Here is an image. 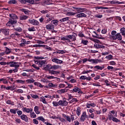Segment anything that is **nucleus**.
<instances>
[{
    "mask_svg": "<svg viewBox=\"0 0 125 125\" xmlns=\"http://www.w3.org/2000/svg\"><path fill=\"white\" fill-rule=\"evenodd\" d=\"M31 97H32V98H34L35 99H37V98H39V96L37 95H31Z\"/></svg>",
    "mask_w": 125,
    "mask_h": 125,
    "instance_id": "nucleus-57",
    "label": "nucleus"
},
{
    "mask_svg": "<svg viewBox=\"0 0 125 125\" xmlns=\"http://www.w3.org/2000/svg\"><path fill=\"white\" fill-rule=\"evenodd\" d=\"M89 62H92V63H96L97 61L96 60L92 59H89L88 60Z\"/></svg>",
    "mask_w": 125,
    "mask_h": 125,
    "instance_id": "nucleus-43",
    "label": "nucleus"
},
{
    "mask_svg": "<svg viewBox=\"0 0 125 125\" xmlns=\"http://www.w3.org/2000/svg\"><path fill=\"white\" fill-rule=\"evenodd\" d=\"M65 51H66L59 50L57 51V53H59V54H64V53H66Z\"/></svg>",
    "mask_w": 125,
    "mask_h": 125,
    "instance_id": "nucleus-38",
    "label": "nucleus"
},
{
    "mask_svg": "<svg viewBox=\"0 0 125 125\" xmlns=\"http://www.w3.org/2000/svg\"><path fill=\"white\" fill-rule=\"evenodd\" d=\"M32 67H33V68H35V69H36V70H40V67L37 66L36 64H33Z\"/></svg>",
    "mask_w": 125,
    "mask_h": 125,
    "instance_id": "nucleus-58",
    "label": "nucleus"
},
{
    "mask_svg": "<svg viewBox=\"0 0 125 125\" xmlns=\"http://www.w3.org/2000/svg\"><path fill=\"white\" fill-rule=\"evenodd\" d=\"M76 119H77L76 117V115L74 114H72V115H71V116H70L71 121L73 122V121H75Z\"/></svg>",
    "mask_w": 125,
    "mask_h": 125,
    "instance_id": "nucleus-29",
    "label": "nucleus"
},
{
    "mask_svg": "<svg viewBox=\"0 0 125 125\" xmlns=\"http://www.w3.org/2000/svg\"><path fill=\"white\" fill-rule=\"evenodd\" d=\"M30 116H31V118H37V115H36V114L35 113V112H30Z\"/></svg>",
    "mask_w": 125,
    "mask_h": 125,
    "instance_id": "nucleus-34",
    "label": "nucleus"
},
{
    "mask_svg": "<svg viewBox=\"0 0 125 125\" xmlns=\"http://www.w3.org/2000/svg\"><path fill=\"white\" fill-rule=\"evenodd\" d=\"M23 110L24 112H26V113H31V112H33V109L32 108H26V107L23 108Z\"/></svg>",
    "mask_w": 125,
    "mask_h": 125,
    "instance_id": "nucleus-14",
    "label": "nucleus"
},
{
    "mask_svg": "<svg viewBox=\"0 0 125 125\" xmlns=\"http://www.w3.org/2000/svg\"><path fill=\"white\" fill-rule=\"evenodd\" d=\"M9 4H16L17 3V1L16 0H11L8 1Z\"/></svg>",
    "mask_w": 125,
    "mask_h": 125,
    "instance_id": "nucleus-27",
    "label": "nucleus"
},
{
    "mask_svg": "<svg viewBox=\"0 0 125 125\" xmlns=\"http://www.w3.org/2000/svg\"><path fill=\"white\" fill-rule=\"evenodd\" d=\"M41 13H42V14H45L46 13H48V10H42L41 11Z\"/></svg>",
    "mask_w": 125,
    "mask_h": 125,
    "instance_id": "nucleus-59",
    "label": "nucleus"
},
{
    "mask_svg": "<svg viewBox=\"0 0 125 125\" xmlns=\"http://www.w3.org/2000/svg\"><path fill=\"white\" fill-rule=\"evenodd\" d=\"M110 65H116V62H114V61H111L109 62Z\"/></svg>",
    "mask_w": 125,
    "mask_h": 125,
    "instance_id": "nucleus-64",
    "label": "nucleus"
},
{
    "mask_svg": "<svg viewBox=\"0 0 125 125\" xmlns=\"http://www.w3.org/2000/svg\"><path fill=\"white\" fill-rule=\"evenodd\" d=\"M49 73L51 75H57V74H60V72L49 70Z\"/></svg>",
    "mask_w": 125,
    "mask_h": 125,
    "instance_id": "nucleus-16",
    "label": "nucleus"
},
{
    "mask_svg": "<svg viewBox=\"0 0 125 125\" xmlns=\"http://www.w3.org/2000/svg\"><path fill=\"white\" fill-rule=\"evenodd\" d=\"M52 23L54 24L55 26H57L58 25V21L56 20L52 21Z\"/></svg>",
    "mask_w": 125,
    "mask_h": 125,
    "instance_id": "nucleus-42",
    "label": "nucleus"
},
{
    "mask_svg": "<svg viewBox=\"0 0 125 125\" xmlns=\"http://www.w3.org/2000/svg\"><path fill=\"white\" fill-rule=\"evenodd\" d=\"M13 24H16V21H11V22L10 21H9L7 24V26H10L11 25H12Z\"/></svg>",
    "mask_w": 125,
    "mask_h": 125,
    "instance_id": "nucleus-30",
    "label": "nucleus"
},
{
    "mask_svg": "<svg viewBox=\"0 0 125 125\" xmlns=\"http://www.w3.org/2000/svg\"><path fill=\"white\" fill-rule=\"evenodd\" d=\"M17 91L18 93H23V90L21 89H18Z\"/></svg>",
    "mask_w": 125,
    "mask_h": 125,
    "instance_id": "nucleus-63",
    "label": "nucleus"
},
{
    "mask_svg": "<svg viewBox=\"0 0 125 125\" xmlns=\"http://www.w3.org/2000/svg\"><path fill=\"white\" fill-rule=\"evenodd\" d=\"M77 17L78 18H81L82 17H86V14L83 13H81L77 15Z\"/></svg>",
    "mask_w": 125,
    "mask_h": 125,
    "instance_id": "nucleus-17",
    "label": "nucleus"
},
{
    "mask_svg": "<svg viewBox=\"0 0 125 125\" xmlns=\"http://www.w3.org/2000/svg\"><path fill=\"white\" fill-rule=\"evenodd\" d=\"M46 17L47 19L46 23H48V22L51 21V20H53V17H52V16L50 15V14H47L46 15Z\"/></svg>",
    "mask_w": 125,
    "mask_h": 125,
    "instance_id": "nucleus-7",
    "label": "nucleus"
},
{
    "mask_svg": "<svg viewBox=\"0 0 125 125\" xmlns=\"http://www.w3.org/2000/svg\"><path fill=\"white\" fill-rule=\"evenodd\" d=\"M17 111H18V108L11 109L10 110V113H12V114H14V115L16 114V113L17 112Z\"/></svg>",
    "mask_w": 125,
    "mask_h": 125,
    "instance_id": "nucleus-21",
    "label": "nucleus"
},
{
    "mask_svg": "<svg viewBox=\"0 0 125 125\" xmlns=\"http://www.w3.org/2000/svg\"><path fill=\"white\" fill-rule=\"evenodd\" d=\"M50 1H51L50 0H45L42 2V4L43 5V6H45V5H49V4H51L50 3Z\"/></svg>",
    "mask_w": 125,
    "mask_h": 125,
    "instance_id": "nucleus-11",
    "label": "nucleus"
},
{
    "mask_svg": "<svg viewBox=\"0 0 125 125\" xmlns=\"http://www.w3.org/2000/svg\"><path fill=\"white\" fill-rule=\"evenodd\" d=\"M21 11H22V12H24V13L26 15H28V14H29V13L30 12V11L24 8L21 9Z\"/></svg>",
    "mask_w": 125,
    "mask_h": 125,
    "instance_id": "nucleus-20",
    "label": "nucleus"
},
{
    "mask_svg": "<svg viewBox=\"0 0 125 125\" xmlns=\"http://www.w3.org/2000/svg\"><path fill=\"white\" fill-rule=\"evenodd\" d=\"M48 86L49 87H56V86H57V84H55L50 83L48 84Z\"/></svg>",
    "mask_w": 125,
    "mask_h": 125,
    "instance_id": "nucleus-37",
    "label": "nucleus"
},
{
    "mask_svg": "<svg viewBox=\"0 0 125 125\" xmlns=\"http://www.w3.org/2000/svg\"><path fill=\"white\" fill-rule=\"evenodd\" d=\"M5 53L6 54H9L11 52V49L8 48L7 47H5Z\"/></svg>",
    "mask_w": 125,
    "mask_h": 125,
    "instance_id": "nucleus-31",
    "label": "nucleus"
},
{
    "mask_svg": "<svg viewBox=\"0 0 125 125\" xmlns=\"http://www.w3.org/2000/svg\"><path fill=\"white\" fill-rule=\"evenodd\" d=\"M114 117H117V113H115V115L114 114H111L109 116L108 118L110 121L112 120V119L115 118Z\"/></svg>",
    "mask_w": 125,
    "mask_h": 125,
    "instance_id": "nucleus-25",
    "label": "nucleus"
},
{
    "mask_svg": "<svg viewBox=\"0 0 125 125\" xmlns=\"http://www.w3.org/2000/svg\"><path fill=\"white\" fill-rule=\"evenodd\" d=\"M17 83H25V81L22 80H16Z\"/></svg>",
    "mask_w": 125,
    "mask_h": 125,
    "instance_id": "nucleus-53",
    "label": "nucleus"
},
{
    "mask_svg": "<svg viewBox=\"0 0 125 125\" xmlns=\"http://www.w3.org/2000/svg\"><path fill=\"white\" fill-rule=\"evenodd\" d=\"M6 103H7V104H10V105H14V103L11 102V101H10V100H8L6 102Z\"/></svg>",
    "mask_w": 125,
    "mask_h": 125,
    "instance_id": "nucleus-49",
    "label": "nucleus"
},
{
    "mask_svg": "<svg viewBox=\"0 0 125 125\" xmlns=\"http://www.w3.org/2000/svg\"><path fill=\"white\" fill-rule=\"evenodd\" d=\"M6 89H7V90H13V87L12 86H8V87H6Z\"/></svg>",
    "mask_w": 125,
    "mask_h": 125,
    "instance_id": "nucleus-55",
    "label": "nucleus"
},
{
    "mask_svg": "<svg viewBox=\"0 0 125 125\" xmlns=\"http://www.w3.org/2000/svg\"><path fill=\"white\" fill-rule=\"evenodd\" d=\"M52 61L53 62H54L55 63H57V64H62L63 63V61L57 59L56 58H54L52 60Z\"/></svg>",
    "mask_w": 125,
    "mask_h": 125,
    "instance_id": "nucleus-9",
    "label": "nucleus"
},
{
    "mask_svg": "<svg viewBox=\"0 0 125 125\" xmlns=\"http://www.w3.org/2000/svg\"><path fill=\"white\" fill-rule=\"evenodd\" d=\"M7 65H10V67H15V68H19V67H20V63L13 61L7 62Z\"/></svg>",
    "mask_w": 125,
    "mask_h": 125,
    "instance_id": "nucleus-1",
    "label": "nucleus"
},
{
    "mask_svg": "<svg viewBox=\"0 0 125 125\" xmlns=\"http://www.w3.org/2000/svg\"><path fill=\"white\" fill-rule=\"evenodd\" d=\"M46 78L48 79L49 80H51L52 79H58V78L57 77H54V76H46Z\"/></svg>",
    "mask_w": 125,
    "mask_h": 125,
    "instance_id": "nucleus-48",
    "label": "nucleus"
},
{
    "mask_svg": "<svg viewBox=\"0 0 125 125\" xmlns=\"http://www.w3.org/2000/svg\"><path fill=\"white\" fill-rule=\"evenodd\" d=\"M14 30L17 31V32H22V28H21V27L14 28Z\"/></svg>",
    "mask_w": 125,
    "mask_h": 125,
    "instance_id": "nucleus-44",
    "label": "nucleus"
},
{
    "mask_svg": "<svg viewBox=\"0 0 125 125\" xmlns=\"http://www.w3.org/2000/svg\"><path fill=\"white\" fill-rule=\"evenodd\" d=\"M86 118V113L85 112H83L81 117V121L82 122H84Z\"/></svg>",
    "mask_w": 125,
    "mask_h": 125,
    "instance_id": "nucleus-13",
    "label": "nucleus"
},
{
    "mask_svg": "<svg viewBox=\"0 0 125 125\" xmlns=\"http://www.w3.org/2000/svg\"><path fill=\"white\" fill-rule=\"evenodd\" d=\"M51 70H57V69H59V65H54L50 67Z\"/></svg>",
    "mask_w": 125,
    "mask_h": 125,
    "instance_id": "nucleus-23",
    "label": "nucleus"
},
{
    "mask_svg": "<svg viewBox=\"0 0 125 125\" xmlns=\"http://www.w3.org/2000/svg\"><path fill=\"white\" fill-rule=\"evenodd\" d=\"M26 82L28 83H33L34 82H35V80H34L33 79H30L27 80Z\"/></svg>",
    "mask_w": 125,
    "mask_h": 125,
    "instance_id": "nucleus-35",
    "label": "nucleus"
},
{
    "mask_svg": "<svg viewBox=\"0 0 125 125\" xmlns=\"http://www.w3.org/2000/svg\"><path fill=\"white\" fill-rule=\"evenodd\" d=\"M68 40H72V41H76V36L75 35H68L67 36Z\"/></svg>",
    "mask_w": 125,
    "mask_h": 125,
    "instance_id": "nucleus-18",
    "label": "nucleus"
},
{
    "mask_svg": "<svg viewBox=\"0 0 125 125\" xmlns=\"http://www.w3.org/2000/svg\"><path fill=\"white\" fill-rule=\"evenodd\" d=\"M21 120H22L23 121H25V122H26V123H28L29 120L28 119V117H27V115L22 114L21 116Z\"/></svg>",
    "mask_w": 125,
    "mask_h": 125,
    "instance_id": "nucleus-10",
    "label": "nucleus"
},
{
    "mask_svg": "<svg viewBox=\"0 0 125 125\" xmlns=\"http://www.w3.org/2000/svg\"><path fill=\"white\" fill-rule=\"evenodd\" d=\"M95 48H105V46L99 44L98 43H95L94 45Z\"/></svg>",
    "mask_w": 125,
    "mask_h": 125,
    "instance_id": "nucleus-12",
    "label": "nucleus"
},
{
    "mask_svg": "<svg viewBox=\"0 0 125 125\" xmlns=\"http://www.w3.org/2000/svg\"><path fill=\"white\" fill-rule=\"evenodd\" d=\"M40 101H42L44 104H46V101H45V98L44 97H41L40 99Z\"/></svg>",
    "mask_w": 125,
    "mask_h": 125,
    "instance_id": "nucleus-32",
    "label": "nucleus"
},
{
    "mask_svg": "<svg viewBox=\"0 0 125 125\" xmlns=\"http://www.w3.org/2000/svg\"><path fill=\"white\" fill-rule=\"evenodd\" d=\"M53 98H59V95H56L52 96V99H53Z\"/></svg>",
    "mask_w": 125,
    "mask_h": 125,
    "instance_id": "nucleus-62",
    "label": "nucleus"
},
{
    "mask_svg": "<svg viewBox=\"0 0 125 125\" xmlns=\"http://www.w3.org/2000/svg\"><path fill=\"white\" fill-rule=\"evenodd\" d=\"M53 104L54 106H55L56 107H57L59 105V102H53Z\"/></svg>",
    "mask_w": 125,
    "mask_h": 125,
    "instance_id": "nucleus-50",
    "label": "nucleus"
},
{
    "mask_svg": "<svg viewBox=\"0 0 125 125\" xmlns=\"http://www.w3.org/2000/svg\"><path fill=\"white\" fill-rule=\"evenodd\" d=\"M109 39H112L114 41H116V40L122 41V35L120 33H117L115 36H109Z\"/></svg>",
    "mask_w": 125,
    "mask_h": 125,
    "instance_id": "nucleus-2",
    "label": "nucleus"
},
{
    "mask_svg": "<svg viewBox=\"0 0 125 125\" xmlns=\"http://www.w3.org/2000/svg\"><path fill=\"white\" fill-rule=\"evenodd\" d=\"M20 2H21V3L25 4L27 2V0H19Z\"/></svg>",
    "mask_w": 125,
    "mask_h": 125,
    "instance_id": "nucleus-54",
    "label": "nucleus"
},
{
    "mask_svg": "<svg viewBox=\"0 0 125 125\" xmlns=\"http://www.w3.org/2000/svg\"><path fill=\"white\" fill-rule=\"evenodd\" d=\"M79 90H81V89L77 86H75L74 88L73 89V91L74 92H78Z\"/></svg>",
    "mask_w": 125,
    "mask_h": 125,
    "instance_id": "nucleus-40",
    "label": "nucleus"
},
{
    "mask_svg": "<svg viewBox=\"0 0 125 125\" xmlns=\"http://www.w3.org/2000/svg\"><path fill=\"white\" fill-rule=\"evenodd\" d=\"M111 120L112 121H113V122H115V123H118L119 122H120V120L115 117L112 118Z\"/></svg>",
    "mask_w": 125,
    "mask_h": 125,
    "instance_id": "nucleus-46",
    "label": "nucleus"
},
{
    "mask_svg": "<svg viewBox=\"0 0 125 125\" xmlns=\"http://www.w3.org/2000/svg\"><path fill=\"white\" fill-rule=\"evenodd\" d=\"M26 2L30 4H38V3H35V0H26Z\"/></svg>",
    "mask_w": 125,
    "mask_h": 125,
    "instance_id": "nucleus-22",
    "label": "nucleus"
},
{
    "mask_svg": "<svg viewBox=\"0 0 125 125\" xmlns=\"http://www.w3.org/2000/svg\"><path fill=\"white\" fill-rule=\"evenodd\" d=\"M28 21L30 24H32V25H34V26H38V25L40 24V22L36 20H29Z\"/></svg>",
    "mask_w": 125,
    "mask_h": 125,
    "instance_id": "nucleus-4",
    "label": "nucleus"
},
{
    "mask_svg": "<svg viewBox=\"0 0 125 125\" xmlns=\"http://www.w3.org/2000/svg\"><path fill=\"white\" fill-rule=\"evenodd\" d=\"M46 29H47V30H53V31L54 30V25L50 23L46 25Z\"/></svg>",
    "mask_w": 125,
    "mask_h": 125,
    "instance_id": "nucleus-8",
    "label": "nucleus"
},
{
    "mask_svg": "<svg viewBox=\"0 0 125 125\" xmlns=\"http://www.w3.org/2000/svg\"><path fill=\"white\" fill-rule=\"evenodd\" d=\"M72 8H73V9H76L77 12H84V11L86 10V9L83 8H77L72 7Z\"/></svg>",
    "mask_w": 125,
    "mask_h": 125,
    "instance_id": "nucleus-5",
    "label": "nucleus"
},
{
    "mask_svg": "<svg viewBox=\"0 0 125 125\" xmlns=\"http://www.w3.org/2000/svg\"><path fill=\"white\" fill-rule=\"evenodd\" d=\"M86 76H82L80 78V80H86Z\"/></svg>",
    "mask_w": 125,
    "mask_h": 125,
    "instance_id": "nucleus-60",
    "label": "nucleus"
},
{
    "mask_svg": "<svg viewBox=\"0 0 125 125\" xmlns=\"http://www.w3.org/2000/svg\"><path fill=\"white\" fill-rule=\"evenodd\" d=\"M110 3L111 4H122L123 3H124V2H120V1H111L110 2Z\"/></svg>",
    "mask_w": 125,
    "mask_h": 125,
    "instance_id": "nucleus-19",
    "label": "nucleus"
},
{
    "mask_svg": "<svg viewBox=\"0 0 125 125\" xmlns=\"http://www.w3.org/2000/svg\"><path fill=\"white\" fill-rule=\"evenodd\" d=\"M82 42L83 43V44H84V45H86L88 42V41L87 40H83L82 41Z\"/></svg>",
    "mask_w": 125,
    "mask_h": 125,
    "instance_id": "nucleus-47",
    "label": "nucleus"
},
{
    "mask_svg": "<svg viewBox=\"0 0 125 125\" xmlns=\"http://www.w3.org/2000/svg\"><path fill=\"white\" fill-rule=\"evenodd\" d=\"M105 58H107L108 60H111L112 58H113V56L112 55H109L108 56H107Z\"/></svg>",
    "mask_w": 125,
    "mask_h": 125,
    "instance_id": "nucleus-52",
    "label": "nucleus"
},
{
    "mask_svg": "<svg viewBox=\"0 0 125 125\" xmlns=\"http://www.w3.org/2000/svg\"><path fill=\"white\" fill-rule=\"evenodd\" d=\"M1 32L4 34L5 36H9V29H1Z\"/></svg>",
    "mask_w": 125,
    "mask_h": 125,
    "instance_id": "nucleus-6",
    "label": "nucleus"
},
{
    "mask_svg": "<svg viewBox=\"0 0 125 125\" xmlns=\"http://www.w3.org/2000/svg\"><path fill=\"white\" fill-rule=\"evenodd\" d=\"M76 113L77 116H80V115H81V109H80V107H77Z\"/></svg>",
    "mask_w": 125,
    "mask_h": 125,
    "instance_id": "nucleus-41",
    "label": "nucleus"
},
{
    "mask_svg": "<svg viewBox=\"0 0 125 125\" xmlns=\"http://www.w3.org/2000/svg\"><path fill=\"white\" fill-rule=\"evenodd\" d=\"M10 16L12 19H17V16L14 14H10Z\"/></svg>",
    "mask_w": 125,
    "mask_h": 125,
    "instance_id": "nucleus-39",
    "label": "nucleus"
},
{
    "mask_svg": "<svg viewBox=\"0 0 125 125\" xmlns=\"http://www.w3.org/2000/svg\"><path fill=\"white\" fill-rule=\"evenodd\" d=\"M60 93H64V92H67V89H62L59 91Z\"/></svg>",
    "mask_w": 125,
    "mask_h": 125,
    "instance_id": "nucleus-45",
    "label": "nucleus"
},
{
    "mask_svg": "<svg viewBox=\"0 0 125 125\" xmlns=\"http://www.w3.org/2000/svg\"><path fill=\"white\" fill-rule=\"evenodd\" d=\"M28 30L29 32H35L36 28L35 26H32L31 27L28 28Z\"/></svg>",
    "mask_w": 125,
    "mask_h": 125,
    "instance_id": "nucleus-28",
    "label": "nucleus"
},
{
    "mask_svg": "<svg viewBox=\"0 0 125 125\" xmlns=\"http://www.w3.org/2000/svg\"><path fill=\"white\" fill-rule=\"evenodd\" d=\"M68 105V102L64 101L63 104H62V106H67Z\"/></svg>",
    "mask_w": 125,
    "mask_h": 125,
    "instance_id": "nucleus-56",
    "label": "nucleus"
},
{
    "mask_svg": "<svg viewBox=\"0 0 125 125\" xmlns=\"http://www.w3.org/2000/svg\"><path fill=\"white\" fill-rule=\"evenodd\" d=\"M28 18V16L26 15H22L20 17V20H26Z\"/></svg>",
    "mask_w": 125,
    "mask_h": 125,
    "instance_id": "nucleus-33",
    "label": "nucleus"
},
{
    "mask_svg": "<svg viewBox=\"0 0 125 125\" xmlns=\"http://www.w3.org/2000/svg\"><path fill=\"white\" fill-rule=\"evenodd\" d=\"M69 19H70V18L69 17H66V18H63L62 20H60V21L61 22H65V21H68V20H69Z\"/></svg>",
    "mask_w": 125,
    "mask_h": 125,
    "instance_id": "nucleus-36",
    "label": "nucleus"
},
{
    "mask_svg": "<svg viewBox=\"0 0 125 125\" xmlns=\"http://www.w3.org/2000/svg\"><path fill=\"white\" fill-rule=\"evenodd\" d=\"M46 61H35V64H38L39 67H42L45 65Z\"/></svg>",
    "mask_w": 125,
    "mask_h": 125,
    "instance_id": "nucleus-3",
    "label": "nucleus"
},
{
    "mask_svg": "<svg viewBox=\"0 0 125 125\" xmlns=\"http://www.w3.org/2000/svg\"><path fill=\"white\" fill-rule=\"evenodd\" d=\"M116 34H117V31L113 30L111 32L112 35H110V36H115V35H116Z\"/></svg>",
    "mask_w": 125,
    "mask_h": 125,
    "instance_id": "nucleus-61",
    "label": "nucleus"
},
{
    "mask_svg": "<svg viewBox=\"0 0 125 125\" xmlns=\"http://www.w3.org/2000/svg\"><path fill=\"white\" fill-rule=\"evenodd\" d=\"M34 111L36 113V114H37V115H39V114H40V112L39 111V106H36L34 107Z\"/></svg>",
    "mask_w": 125,
    "mask_h": 125,
    "instance_id": "nucleus-24",
    "label": "nucleus"
},
{
    "mask_svg": "<svg viewBox=\"0 0 125 125\" xmlns=\"http://www.w3.org/2000/svg\"><path fill=\"white\" fill-rule=\"evenodd\" d=\"M62 116L63 118H65V120L69 122V123H71V117L68 115H66L65 114H62Z\"/></svg>",
    "mask_w": 125,
    "mask_h": 125,
    "instance_id": "nucleus-15",
    "label": "nucleus"
},
{
    "mask_svg": "<svg viewBox=\"0 0 125 125\" xmlns=\"http://www.w3.org/2000/svg\"><path fill=\"white\" fill-rule=\"evenodd\" d=\"M37 120H38V121H42V122H43L44 123L45 122V119L43 118V117L42 116H40L37 118Z\"/></svg>",
    "mask_w": 125,
    "mask_h": 125,
    "instance_id": "nucleus-26",
    "label": "nucleus"
},
{
    "mask_svg": "<svg viewBox=\"0 0 125 125\" xmlns=\"http://www.w3.org/2000/svg\"><path fill=\"white\" fill-rule=\"evenodd\" d=\"M33 124L35 125H39V121L36 119H33Z\"/></svg>",
    "mask_w": 125,
    "mask_h": 125,
    "instance_id": "nucleus-51",
    "label": "nucleus"
}]
</instances>
